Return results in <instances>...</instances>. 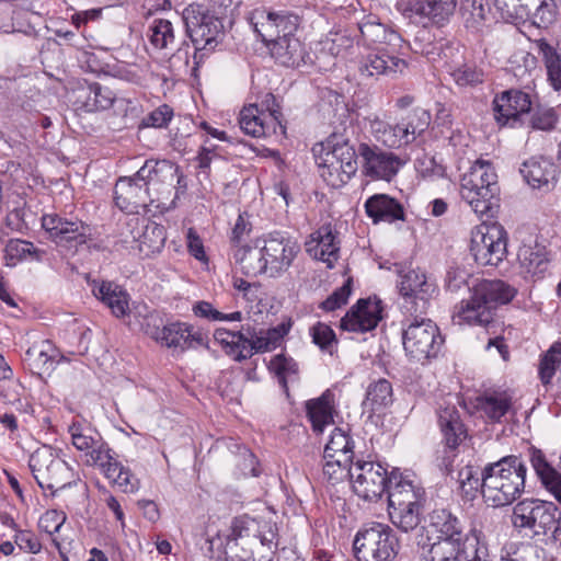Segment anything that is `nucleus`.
<instances>
[{
    "label": "nucleus",
    "mask_w": 561,
    "mask_h": 561,
    "mask_svg": "<svg viewBox=\"0 0 561 561\" xmlns=\"http://www.w3.org/2000/svg\"><path fill=\"white\" fill-rule=\"evenodd\" d=\"M517 289L501 279H483L472 286L469 299L455 307L453 322L457 325L488 328L500 305L511 302Z\"/></svg>",
    "instance_id": "nucleus-1"
},
{
    "label": "nucleus",
    "mask_w": 561,
    "mask_h": 561,
    "mask_svg": "<svg viewBox=\"0 0 561 561\" xmlns=\"http://www.w3.org/2000/svg\"><path fill=\"white\" fill-rule=\"evenodd\" d=\"M527 466L517 455L504 456L483 468V499L492 507L513 504L525 491Z\"/></svg>",
    "instance_id": "nucleus-2"
},
{
    "label": "nucleus",
    "mask_w": 561,
    "mask_h": 561,
    "mask_svg": "<svg viewBox=\"0 0 561 561\" xmlns=\"http://www.w3.org/2000/svg\"><path fill=\"white\" fill-rule=\"evenodd\" d=\"M170 161L147 160L133 176H121L114 187L115 205L124 213L140 214L149 211L153 203L150 185L161 181L163 171H174Z\"/></svg>",
    "instance_id": "nucleus-3"
},
{
    "label": "nucleus",
    "mask_w": 561,
    "mask_h": 561,
    "mask_svg": "<svg viewBox=\"0 0 561 561\" xmlns=\"http://www.w3.org/2000/svg\"><path fill=\"white\" fill-rule=\"evenodd\" d=\"M288 329L285 324L272 328L267 331H257L251 324L241 325L240 330H215L214 339L219 343L225 353L234 362L241 363L251 358L256 353L275 350L286 335Z\"/></svg>",
    "instance_id": "nucleus-4"
},
{
    "label": "nucleus",
    "mask_w": 561,
    "mask_h": 561,
    "mask_svg": "<svg viewBox=\"0 0 561 561\" xmlns=\"http://www.w3.org/2000/svg\"><path fill=\"white\" fill-rule=\"evenodd\" d=\"M402 313L401 339L405 356L412 363L425 365L438 356L445 340L426 313Z\"/></svg>",
    "instance_id": "nucleus-5"
},
{
    "label": "nucleus",
    "mask_w": 561,
    "mask_h": 561,
    "mask_svg": "<svg viewBox=\"0 0 561 561\" xmlns=\"http://www.w3.org/2000/svg\"><path fill=\"white\" fill-rule=\"evenodd\" d=\"M375 261L378 263L379 268L391 270L394 267L400 276L397 287L402 298V312L426 313L430 301L437 294L435 282L430 279L420 270L405 271L407 263L399 262L394 256L392 259H383L381 255H376Z\"/></svg>",
    "instance_id": "nucleus-6"
},
{
    "label": "nucleus",
    "mask_w": 561,
    "mask_h": 561,
    "mask_svg": "<svg viewBox=\"0 0 561 561\" xmlns=\"http://www.w3.org/2000/svg\"><path fill=\"white\" fill-rule=\"evenodd\" d=\"M460 195L476 214L493 216L499 207L500 186L490 163H477L461 178Z\"/></svg>",
    "instance_id": "nucleus-7"
},
{
    "label": "nucleus",
    "mask_w": 561,
    "mask_h": 561,
    "mask_svg": "<svg viewBox=\"0 0 561 561\" xmlns=\"http://www.w3.org/2000/svg\"><path fill=\"white\" fill-rule=\"evenodd\" d=\"M515 528L529 529L535 536H548L561 541V513L550 501L528 497L515 504L511 516Z\"/></svg>",
    "instance_id": "nucleus-8"
},
{
    "label": "nucleus",
    "mask_w": 561,
    "mask_h": 561,
    "mask_svg": "<svg viewBox=\"0 0 561 561\" xmlns=\"http://www.w3.org/2000/svg\"><path fill=\"white\" fill-rule=\"evenodd\" d=\"M354 492L365 501L377 502L385 493L389 496L392 486L404 482V477L398 468L388 472L379 462L357 460L348 469Z\"/></svg>",
    "instance_id": "nucleus-9"
},
{
    "label": "nucleus",
    "mask_w": 561,
    "mask_h": 561,
    "mask_svg": "<svg viewBox=\"0 0 561 561\" xmlns=\"http://www.w3.org/2000/svg\"><path fill=\"white\" fill-rule=\"evenodd\" d=\"M400 549L393 529L381 523L363 525L353 540V553L357 561H392Z\"/></svg>",
    "instance_id": "nucleus-10"
},
{
    "label": "nucleus",
    "mask_w": 561,
    "mask_h": 561,
    "mask_svg": "<svg viewBox=\"0 0 561 561\" xmlns=\"http://www.w3.org/2000/svg\"><path fill=\"white\" fill-rule=\"evenodd\" d=\"M425 490L407 478L402 484L392 486L388 496L391 523L404 533L415 529L422 520Z\"/></svg>",
    "instance_id": "nucleus-11"
},
{
    "label": "nucleus",
    "mask_w": 561,
    "mask_h": 561,
    "mask_svg": "<svg viewBox=\"0 0 561 561\" xmlns=\"http://www.w3.org/2000/svg\"><path fill=\"white\" fill-rule=\"evenodd\" d=\"M185 31L194 45V59L201 50L213 51L222 41V21L205 11L199 4H191L182 14Z\"/></svg>",
    "instance_id": "nucleus-12"
},
{
    "label": "nucleus",
    "mask_w": 561,
    "mask_h": 561,
    "mask_svg": "<svg viewBox=\"0 0 561 561\" xmlns=\"http://www.w3.org/2000/svg\"><path fill=\"white\" fill-rule=\"evenodd\" d=\"M28 467L38 486L51 491V495L69 485L71 469L51 448L36 449L30 456Z\"/></svg>",
    "instance_id": "nucleus-13"
},
{
    "label": "nucleus",
    "mask_w": 561,
    "mask_h": 561,
    "mask_svg": "<svg viewBox=\"0 0 561 561\" xmlns=\"http://www.w3.org/2000/svg\"><path fill=\"white\" fill-rule=\"evenodd\" d=\"M42 227L51 242L83 245L93 241L94 229L79 219H68L51 213L42 216Z\"/></svg>",
    "instance_id": "nucleus-14"
},
{
    "label": "nucleus",
    "mask_w": 561,
    "mask_h": 561,
    "mask_svg": "<svg viewBox=\"0 0 561 561\" xmlns=\"http://www.w3.org/2000/svg\"><path fill=\"white\" fill-rule=\"evenodd\" d=\"M457 0H397L396 10L407 19L420 16L443 27L455 14Z\"/></svg>",
    "instance_id": "nucleus-15"
},
{
    "label": "nucleus",
    "mask_w": 561,
    "mask_h": 561,
    "mask_svg": "<svg viewBox=\"0 0 561 561\" xmlns=\"http://www.w3.org/2000/svg\"><path fill=\"white\" fill-rule=\"evenodd\" d=\"M382 301L374 296L360 298L340 320L343 331L366 333L375 330L382 319Z\"/></svg>",
    "instance_id": "nucleus-16"
},
{
    "label": "nucleus",
    "mask_w": 561,
    "mask_h": 561,
    "mask_svg": "<svg viewBox=\"0 0 561 561\" xmlns=\"http://www.w3.org/2000/svg\"><path fill=\"white\" fill-rule=\"evenodd\" d=\"M295 248H241L237 254L241 262L256 259V264H250L252 273H268L274 277L287 268L294 256Z\"/></svg>",
    "instance_id": "nucleus-17"
},
{
    "label": "nucleus",
    "mask_w": 561,
    "mask_h": 561,
    "mask_svg": "<svg viewBox=\"0 0 561 561\" xmlns=\"http://www.w3.org/2000/svg\"><path fill=\"white\" fill-rule=\"evenodd\" d=\"M358 156L363 160L365 172L370 178L391 181L404 161L396 156L393 152H387L377 146H370L362 142L358 146Z\"/></svg>",
    "instance_id": "nucleus-18"
},
{
    "label": "nucleus",
    "mask_w": 561,
    "mask_h": 561,
    "mask_svg": "<svg viewBox=\"0 0 561 561\" xmlns=\"http://www.w3.org/2000/svg\"><path fill=\"white\" fill-rule=\"evenodd\" d=\"M531 106L528 93L514 89L504 91L493 101L494 117L501 125L514 127L519 122L524 124L523 116L529 115Z\"/></svg>",
    "instance_id": "nucleus-19"
},
{
    "label": "nucleus",
    "mask_w": 561,
    "mask_h": 561,
    "mask_svg": "<svg viewBox=\"0 0 561 561\" xmlns=\"http://www.w3.org/2000/svg\"><path fill=\"white\" fill-rule=\"evenodd\" d=\"M158 343L184 352L198 346L208 347V336L187 322L173 321L165 323Z\"/></svg>",
    "instance_id": "nucleus-20"
},
{
    "label": "nucleus",
    "mask_w": 561,
    "mask_h": 561,
    "mask_svg": "<svg viewBox=\"0 0 561 561\" xmlns=\"http://www.w3.org/2000/svg\"><path fill=\"white\" fill-rule=\"evenodd\" d=\"M428 527L436 535V541H472V538L465 531L463 523L447 508L433 510L428 514Z\"/></svg>",
    "instance_id": "nucleus-21"
},
{
    "label": "nucleus",
    "mask_w": 561,
    "mask_h": 561,
    "mask_svg": "<svg viewBox=\"0 0 561 561\" xmlns=\"http://www.w3.org/2000/svg\"><path fill=\"white\" fill-rule=\"evenodd\" d=\"M366 215L373 224H396L407 221V211L403 204L388 194H374L364 204Z\"/></svg>",
    "instance_id": "nucleus-22"
},
{
    "label": "nucleus",
    "mask_w": 561,
    "mask_h": 561,
    "mask_svg": "<svg viewBox=\"0 0 561 561\" xmlns=\"http://www.w3.org/2000/svg\"><path fill=\"white\" fill-rule=\"evenodd\" d=\"M240 128L255 138L285 133V126L273 114L261 113L259 105L244 106L239 117Z\"/></svg>",
    "instance_id": "nucleus-23"
},
{
    "label": "nucleus",
    "mask_w": 561,
    "mask_h": 561,
    "mask_svg": "<svg viewBox=\"0 0 561 561\" xmlns=\"http://www.w3.org/2000/svg\"><path fill=\"white\" fill-rule=\"evenodd\" d=\"M272 57L282 66L298 68L312 64V58L301 41L297 37H279L266 44Z\"/></svg>",
    "instance_id": "nucleus-24"
},
{
    "label": "nucleus",
    "mask_w": 561,
    "mask_h": 561,
    "mask_svg": "<svg viewBox=\"0 0 561 561\" xmlns=\"http://www.w3.org/2000/svg\"><path fill=\"white\" fill-rule=\"evenodd\" d=\"M257 531H260V519L252 518L249 515L234 517L230 526V533L226 536L225 541L219 535L207 539V553L209 557H213L215 546H217L218 550L224 548V552L229 551V553H232L238 539L249 537L255 538Z\"/></svg>",
    "instance_id": "nucleus-25"
},
{
    "label": "nucleus",
    "mask_w": 561,
    "mask_h": 561,
    "mask_svg": "<svg viewBox=\"0 0 561 561\" xmlns=\"http://www.w3.org/2000/svg\"><path fill=\"white\" fill-rule=\"evenodd\" d=\"M408 68V62L394 55L389 54L385 49L369 53L360 62L359 70L362 75L368 77L374 76H391L402 75Z\"/></svg>",
    "instance_id": "nucleus-26"
},
{
    "label": "nucleus",
    "mask_w": 561,
    "mask_h": 561,
    "mask_svg": "<svg viewBox=\"0 0 561 561\" xmlns=\"http://www.w3.org/2000/svg\"><path fill=\"white\" fill-rule=\"evenodd\" d=\"M298 22L299 18L296 14L270 12L265 16V22L261 23V27L254 23V31L263 43L268 44L282 36L296 37L294 33L297 31Z\"/></svg>",
    "instance_id": "nucleus-27"
},
{
    "label": "nucleus",
    "mask_w": 561,
    "mask_h": 561,
    "mask_svg": "<svg viewBox=\"0 0 561 561\" xmlns=\"http://www.w3.org/2000/svg\"><path fill=\"white\" fill-rule=\"evenodd\" d=\"M536 46L542 62L546 81L558 94H561V48L552 45L547 38H529Z\"/></svg>",
    "instance_id": "nucleus-28"
},
{
    "label": "nucleus",
    "mask_w": 561,
    "mask_h": 561,
    "mask_svg": "<svg viewBox=\"0 0 561 561\" xmlns=\"http://www.w3.org/2000/svg\"><path fill=\"white\" fill-rule=\"evenodd\" d=\"M69 433L73 446L85 453L89 457L87 462L91 463L94 459L102 460L105 457V449L110 446L102 436L92 428L83 427L80 423H72L69 426Z\"/></svg>",
    "instance_id": "nucleus-29"
},
{
    "label": "nucleus",
    "mask_w": 561,
    "mask_h": 561,
    "mask_svg": "<svg viewBox=\"0 0 561 561\" xmlns=\"http://www.w3.org/2000/svg\"><path fill=\"white\" fill-rule=\"evenodd\" d=\"M528 451L530 463L542 486L561 504V473L541 449L531 446Z\"/></svg>",
    "instance_id": "nucleus-30"
},
{
    "label": "nucleus",
    "mask_w": 561,
    "mask_h": 561,
    "mask_svg": "<svg viewBox=\"0 0 561 561\" xmlns=\"http://www.w3.org/2000/svg\"><path fill=\"white\" fill-rule=\"evenodd\" d=\"M438 425L445 445L454 450L468 437V430L456 407L449 405L438 411Z\"/></svg>",
    "instance_id": "nucleus-31"
},
{
    "label": "nucleus",
    "mask_w": 561,
    "mask_h": 561,
    "mask_svg": "<svg viewBox=\"0 0 561 561\" xmlns=\"http://www.w3.org/2000/svg\"><path fill=\"white\" fill-rule=\"evenodd\" d=\"M519 173L529 186L549 188L556 181L557 165L545 157H531L522 163Z\"/></svg>",
    "instance_id": "nucleus-32"
},
{
    "label": "nucleus",
    "mask_w": 561,
    "mask_h": 561,
    "mask_svg": "<svg viewBox=\"0 0 561 561\" xmlns=\"http://www.w3.org/2000/svg\"><path fill=\"white\" fill-rule=\"evenodd\" d=\"M104 455L105 457L102 460L94 459L90 465L99 466L103 474L125 493L137 491L139 486L138 479L134 477L129 469L116 460L115 453L108 447Z\"/></svg>",
    "instance_id": "nucleus-33"
},
{
    "label": "nucleus",
    "mask_w": 561,
    "mask_h": 561,
    "mask_svg": "<svg viewBox=\"0 0 561 561\" xmlns=\"http://www.w3.org/2000/svg\"><path fill=\"white\" fill-rule=\"evenodd\" d=\"M522 22L530 21V26L548 30L557 19L554 0H518Z\"/></svg>",
    "instance_id": "nucleus-34"
},
{
    "label": "nucleus",
    "mask_w": 561,
    "mask_h": 561,
    "mask_svg": "<svg viewBox=\"0 0 561 561\" xmlns=\"http://www.w3.org/2000/svg\"><path fill=\"white\" fill-rule=\"evenodd\" d=\"M360 36L365 44H388L396 45L401 42V35L381 23L380 19L375 14H366L357 23Z\"/></svg>",
    "instance_id": "nucleus-35"
},
{
    "label": "nucleus",
    "mask_w": 561,
    "mask_h": 561,
    "mask_svg": "<svg viewBox=\"0 0 561 561\" xmlns=\"http://www.w3.org/2000/svg\"><path fill=\"white\" fill-rule=\"evenodd\" d=\"M334 393L327 389L320 397L306 402V414L314 433L321 434L333 423Z\"/></svg>",
    "instance_id": "nucleus-36"
},
{
    "label": "nucleus",
    "mask_w": 561,
    "mask_h": 561,
    "mask_svg": "<svg viewBox=\"0 0 561 561\" xmlns=\"http://www.w3.org/2000/svg\"><path fill=\"white\" fill-rule=\"evenodd\" d=\"M474 540L478 539L462 542L434 541L427 549L423 548L422 561H463L469 558Z\"/></svg>",
    "instance_id": "nucleus-37"
},
{
    "label": "nucleus",
    "mask_w": 561,
    "mask_h": 561,
    "mask_svg": "<svg viewBox=\"0 0 561 561\" xmlns=\"http://www.w3.org/2000/svg\"><path fill=\"white\" fill-rule=\"evenodd\" d=\"M474 408L490 423H501L512 408V398L504 391L486 392L476 398Z\"/></svg>",
    "instance_id": "nucleus-38"
},
{
    "label": "nucleus",
    "mask_w": 561,
    "mask_h": 561,
    "mask_svg": "<svg viewBox=\"0 0 561 561\" xmlns=\"http://www.w3.org/2000/svg\"><path fill=\"white\" fill-rule=\"evenodd\" d=\"M312 151L320 175L329 185L336 187L345 184L352 178L351 174L344 171L343 167L340 168V161L331 149H324L325 152L322 154L323 152H320V147L317 145Z\"/></svg>",
    "instance_id": "nucleus-39"
},
{
    "label": "nucleus",
    "mask_w": 561,
    "mask_h": 561,
    "mask_svg": "<svg viewBox=\"0 0 561 561\" xmlns=\"http://www.w3.org/2000/svg\"><path fill=\"white\" fill-rule=\"evenodd\" d=\"M320 152L331 149L347 174L354 175L357 171V152L343 135L333 133L325 142L319 144Z\"/></svg>",
    "instance_id": "nucleus-40"
},
{
    "label": "nucleus",
    "mask_w": 561,
    "mask_h": 561,
    "mask_svg": "<svg viewBox=\"0 0 561 561\" xmlns=\"http://www.w3.org/2000/svg\"><path fill=\"white\" fill-rule=\"evenodd\" d=\"M370 133L379 142L389 148H401L411 144L402 123L391 125L376 117L370 121Z\"/></svg>",
    "instance_id": "nucleus-41"
},
{
    "label": "nucleus",
    "mask_w": 561,
    "mask_h": 561,
    "mask_svg": "<svg viewBox=\"0 0 561 561\" xmlns=\"http://www.w3.org/2000/svg\"><path fill=\"white\" fill-rule=\"evenodd\" d=\"M354 440L342 428L335 427L324 447V459H335L339 463H352L354 458Z\"/></svg>",
    "instance_id": "nucleus-42"
},
{
    "label": "nucleus",
    "mask_w": 561,
    "mask_h": 561,
    "mask_svg": "<svg viewBox=\"0 0 561 561\" xmlns=\"http://www.w3.org/2000/svg\"><path fill=\"white\" fill-rule=\"evenodd\" d=\"M114 100V93L108 88L93 82L80 90L78 102L84 111L96 112L110 108Z\"/></svg>",
    "instance_id": "nucleus-43"
},
{
    "label": "nucleus",
    "mask_w": 561,
    "mask_h": 561,
    "mask_svg": "<svg viewBox=\"0 0 561 561\" xmlns=\"http://www.w3.org/2000/svg\"><path fill=\"white\" fill-rule=\"evenodd\" d=\"M267 369L277 379L284 393L289 397L288 382L299 379L298 363L293 357L280 353L272 357L267 364Z\"/></svg>",
    "instance_id": "nucleus-44"
},
{
    "label": "nucleus",
    "mask_w": 561,
    "mask_h": 561,
    "mask_svg": "<svg viewBox=\"0 0 561 561\" xmlns=\"http://www.w3.org/2000/svg\"><path fill=\"white\" fill-rule=\"evenodd\" d=\"M26 356L34 360L35 366L43 370H53L55 365L60 362H69L50 340H44L37 345H33L26 351Z\"/></svg>",
    "instance_id": "nucleus-45"
},
{
    "label": "nucleus",
    "mask_w": 561,
    "mask_h": 561,
    "mask_svg": "<svg viewBox=\"0 0 561 561\" xmlns=\"http://www.w3.org/2000/svg\"><path fill=\"white\" fill-rule=\"evenodd\" d=\"M393 401L392 385L385 378H379L369 383L363 408L370 414L388 407Z\"/></svg>",
    "instance_id": "nucleus-46"
},
{
    "label": "nucleus",
    "mask_w": 561,
    "mask_h": 561,
    "mask_svg": "<svg viewBox=\"0 0 561 561\" xmlns=\"http://www.w3.org/2000/svg\"><path fill=\"white\" fill-rule=\"evenodd\" d=\"M94 295L102 300L117 318L124 317L129 309L128 294L113 283L103 282L94 289Z\"/></svg>",
    "instance_id": "nucleus-47"
},
{
    "label": "nucleus",
    "mask_w": 561,
    "mask_h": 561,
    "mask_svg": "<svg viewBox=\"0 0 561 561\" xmlns=\"http://www.w3.org/2000/svg\"><path fill=\"white\" fill-rule=\"evenodd\" d=\"M458 482L461 497L466 501H473L479 494L483 495V469L479 470L473 466H465L458 471Z\"/></svg>",
    "instance_id": "nucleus-48"
},
{
    "label": "nucleus",
    "mask_w": 561,
    "mask_h": 561,
    "mask_svg": "<svg viewBox=\"0 0 561 561\" xmlns=\"http://www.w3.org/2000/svg\"><path fill=\"white\" fill-rule=\"evenodd\" d=\"M561 367V341L553 343L539 359L538 377L548 391L552 386V378Z\"/></svg>",
    "instance_id": "nucleus-49"
},
{
    "label": "nucleus",
    "mask_w": 561,
    "mask_h": 561,
    "mask_svg": "<svg viewBox=\"0 0 561 561\" xmlns=\"http://www.w3.org/2000/svg\"><path fill=\"white\" fill-rule=\"evenodd\" d=\"M507 245V233L497 222L481 224L471 232V245Z\"/></svg>",
    "instance_id": "nucleus-50"
},
{
    "label": "nucleus",
    "mask_w": 561,
    "mask_h": 561,
    "mask_svg": "<svg viewBox=\"0 0 561 561\" xmlns=\"http://www.w3.org/2000/svg\"><path fill=\"white\" fill-rule=\"evenodd\" d=\"M516 255L527 273L538 275L547 270L549 260L546 248H518Z\"/></svg>",
    "instance_id": "nucleus-51"
},
{
    "label": "nucleus",
    "mask_w": 561,
    "mask_h": 561,
    "mask_svg": "<svg viewBox=\"0 0 561 561\" xmlns=\"http://www.w3.org/2000/svg\"><path fill=\"white\" fill-rule=\"evenodd\" d=\"M310 336L321 351L328 352L330 355H333L336 351L339 342L335 332L329 324L320 321L317 322L310 328Z\"/></svg>",
    "instance_id": "nucleus-52"
},
{
    "label": "nucleus",
    "mask_w": 561,
    "mask_h": 561,
    "mask_svg": "<svg viewBox=\"0 0 561 561\" xmlns=\"http://www.w3.org/2000/svg\"><path fill=\"white\" fill-rule=\"evenodd\" d=\"M150 43L158 49L168 48L174 42L173 25L169 20L156 19L149 26Z\"/></svg>",
    "instance_id": "nucleus-53"
},
{
    "label": "nucleus",
    "mask_w": 561,
    "mask_h": 561,
    "mask_svg": "<svg viewBox=\"0 0 561 561\" xmlns=\"http://www.w3.org/2000/svg\"><path fill=\"white\" fill-rule=\"evenodd\" d=\"M404 129H407L409 140L412 144L419 136H421L430 126L431 115L424 108H414L402 122Z\"/></svg>",
    "instance_id": "nucleus-54"
},
{
    "label": "nucleus",
    "mask_w": 561,
    "mask_h": 561,
    "mask_svg": "<svg viewBox=\"0 0 561 561\" xmlns=\"http://www.w3.org/2000/svg\"><path fill=\"white\" fill-rule=\"evenodd\" d=\"M559 121V115L552 107L538 106L527 115L528 125L533 129L550 131L554 129Z\"/></svg>",
    "instance_id": "nucleus-55"
},
{
    "label": "nucleus",
    "mask_w": 561,
    "mask_h": 561,
    "mask_svg": "<svg viewBox=\"0 0 561 561\" xmlns=\"http://www.w3.org/2000/svg\"><path fill=\"white\" fill-rule=\"evenodd\" d=\"M450 76L459 87H476L483 82V71L474 65L462 64L450 70Z\"/></svg>",
    "instance_id": "nucleus-56"
},
{
    "label": "nucleus",
    "mask_w": 561,
    "mask_h": 561,
    "mask_svg": "<svg viewBox=\"0 0 561 561\" xmlns=\"http://www.w3.org/2000/svg\"><path fill=\"white\" fill-rule=\"evenodd\" d=\"M353 290V279L348 277L344 284L333 290L325 300L320 302L319 308L325 312L335 311L348 302V298Z\"/></svg>",
    "instance_id": "nucleus-57"
},
{
    "label": "nucleus",
    "mask_w": 561,
    "mask_h": 561,
    "mask_svg": "<svg viewBox=\"0 0 561 561\" xmlns=\"http://www.w3.org/2000/svg\"><path fill=\"white\" fill-rule=\"evenodd\" d=\"M46 251L39 248H4V262L13 267L21 261H42Z\"/></svg>",
    "instance_id": "nucleus-58"
},
{
    "label": "nucleus",
    "mask_w": 561,
    "mask_h": 561,
    "mask_svg": "<svg viewBox=\"0 0 561 561\" xmlns=\"http://www.w3.org/2000/svg\"><path fill=\"white\" fill-rule=\"evenodd\" d=\"M46 251L39 248H4V262L13 267L21 261H42Z\"/></svg>",
    "instance_id": "nucleus-59"
},
{
    "label": "nucleus",
    "mask_w": 561,
    "mask_h": 561,
    "mask_svg": "<svg viewBox=\"0 0 561 561\" xmlns=\"http://www.w3.org/2000/svg\"><path fill=\"white\" fill-rule=\"evenodd\" d=\"M138 316L141 318L139 320L141 331L158 343L165 325L161 314L158 311L152 310L145 314L139 312Z\"/></svg>",
    "instance_id": "nucleus-60"
},
{
    "label": "nucleus",
    "mask_w": 561,
    "mask_h": 561,
    "mask_svg": "<svg viewBox=\"0 0 561 561\" xmlns=\"http://www.w3.org/2000/svg\"><path fill=\"white\" fill-rule=\"evenodd\" d=\"M173 115V108L168 104H162L141 119L139 128H165Z\"/></svg>",
    "instance_id": "nucleus-61"
},
{
    "label": "nucleus",
    "mask_w": 561,
    "mask_h": 561,
    "mask_svg": "<svg viewBox=\"0 0 561 561\" xmlns=\"http://www.w3.org/2000/svg\"><path fill=\"white\" fill-rule=\"evenodd\" d=\"M474 261L481 266H497L507 254V248H470Z\"/></svg>",
    "instance_id": "nucleus-62"
},
{
    "label": "nucleus",
    "mask_w": 561,
    "mask_h": 561,
    "mask_svg": "<svg viewBox=\"0 0 561 561\" xmlns=\"http://www.w3.org/2000/svg\"><path fill=\"white\" fill-rule=\"evenodd\" d=\"M493 8L499 18L511 24H518L522 22V14L519 11L518 0H494Z\"/></svg>",
    "instance_id": "nucleus-63"
},
{
    "label": "nucleus",
    "mask_w": 561,
    "mask_h": 561,
    "mask_svg": "<svg viewBox=\"0 0 561 561\" xmlns=\"http://www.w3.org/2000/svg\"><path fill=\"white\" fill-rule=\"evenodd\" d=\"M13 541L20 550L31 554H37L42 550L41 540L28 529L18 530L13 536Z\"/></svg>",
    "instance_id": "nucleus-64"
}]
</instances>
